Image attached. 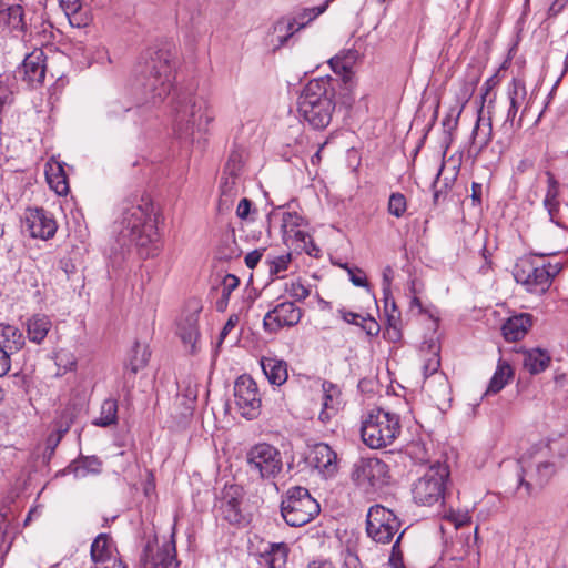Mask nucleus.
Listing matches in <instances>:
<instances>
[{
  "mask_svg": "<svg viewBox=\"0 0 568 568\" xmlns=\"http://www.w3.org/2000/svg\"><path fill=\"white\" fill-rule=\"evenodd\" d=\"M11 353L0 346V377L8 374L11 367Z\"/></svg>",
  "mask_w": 568,
  "mask_h": 568,
  "instance_id": "nucleus-56",
  "label": "nucleus"
},
{
  "mask_svg": "<svg viewBox=\"0 0 568 568\" xmlns=\"http://www.w3.org/2000/svg\"><path fill=\"white\" fill-rule=\"evenodd\" d=\"M358 57L359 53L357 50L347 49L331 58L328 62L335 73L346 75L351 72Z\"/></svg>",
  "mask_w": 568,
  "mask_h": 568,
  "instance_id": "nucleus-37",
  "label": "nucleus"
},
{
  "mask_svg": "<svg viewBox=\"0 0 568 568\" xmlns=\"http://www.w3.org/2000/svg\"><path fill=\"white\" fill-rule=\"evenodd\" d=\"M344 268L347 270V273L349 275V281L358 287H368V282L366 274L363 270L356 268V267H349L347 265H344Z\"/></svg>",
  "mask_w": 568,
  "mask_h": 568,
  "instance_id": "nucleus-51",
  "label": "nucleus"
},
{
  "mask_svg": "<svg viewBox=\"0 0 568 568\" xmlns=\"http://www.w3.org/2000/svg\"><path fill=\"white\" fill-rule=\"evenodd\" d=\"M251 205H252V203L248 199H246V197L242 199L239 202L237 207H236L237 217H240L241 220L246 219L250 214Z\"/></svg>",
  "mask_w": 568,
  "mask_h": 568,
  "instance_id": "nucleus-58",
  "label": "nucleus"
},
{
  "mask_svg": "<svg viewBox=\"0 0 568 568\" xmlns=\"http://www.w3.org/2000/svg\"><path fill=\"white\" fill-rule=\"evenodd\" d=\"M235 405L246 419L257 418L261 414L262 399L257 384L250 375H241L234 384Z\"/></svg>",
  "mask_w": 568,
  "mask_h": 568,
  "instance_id": "nucleus-13",
  "label": "nucleus"
},
{
  "mask_svg": "<svg viewBox=\"0 0 568 568\" xmlns=\"http://www.w3.org/2000/svg\"><path fill=\"white\" fill-rule=\"evenodd\" d=\"M382 329L383 337L392 343H397L402 339V323L403 322H383Z\"/></svg>",
  "mask_w": 568,
  "mask_h": 568,
  "instance_id": "nucleus-49",
  "label": "nucleus"
},
{
  "mask_svg": "<svg viewBox=\"0 0 568 568\" xmlns=\"http://www.w3.org/2000/svg\"><path fill=\"white\" fill-rule=\"evenodd\" d=\"M335 106V89L331 78L310 80L297 100L301 118L315 130H323L329 125Z\"/></svg>",
  "mask_w": 568,
  "mask_h": 568,
  "instance_id": "nucleus-1",
  "label": "nucleus"
},
{
  "mask_svg": "<svg viewBox=\"0 0 568 568\" xmlns=\"http://www.w3.org/2000/svg\"><path fill=\"white\" fill-rule=\"evenodd\" d=\"M306 568H335V566L329 560H313Z\"/></svg>",
  "mask_w": 568,
  "mask_h": 568,
  "instance_id": "nucleus-62",
  "label": "nucleus"
},
{
  "mask_svg": "<svg viewBox=\"0 0 568 568\" xmlns=\"http://www.w3.org/2000/svg\"><path fill=\"white\" fill-rule=\"evenodd\" d=\"M508 99L510 102L507 111V121H514L518 111L521 110L520 119L527 113L529 101L527 99V90L523 80L513 79L508 87Z\"/></svg>",
  "mask_w": 568,
  "mask_h": 568,
  "instance_id": "nucleus-25",
  "label": "nucleus"
},
{
  "mask_svg": "<svg viewBox=\"0 0 568 568\" xmlns=\"http://www.w3.org/2000/svg\"><path fill=\"white\" fill-rule=\"evenodd\" d=\"M327 10V3L317 7L306 8L300 12L295 18H281L274 24V33L276 34L277 45L282 47L286 41L298 30L306 27L310 22L315 20L318 16Z\"/></svg>",
  "mask_w": 568,
  "mask_h": 568,
  "instance_id": "nucleus-14",
  "label": "nucleus"
},
{
  "mask_svg": "<svg viewBox=\"0 0 568 568\" xmlns=\"http://www.w3.org/2000/svg\"><path fill=\"white\" fill-rule=\"evenodd\" d=\"M150 357L151 351L149 346L136 342L124 364L123 389L128 395L131 394L135 386V375L148 366Z\"/></svg>",
  "mask_w": 568,
  "mask_h": 568,
  "instance_id": "nucleus-20",
  "label": "nucleus"
},
{
  "mask_svg": "<svg viewBox=\"0 0 568 568\" xmlns=\"http://www.w3.org/2000/svg\"><path fill=\"white\" fill-rule=\"evenodd\" d=\"M362 442L371 449L390 446L402 434V419L398 413L374 407L362 415Z\"/></svg>",
  "mask_w": 568,
  "mask_h": 568,
  "instance_id": "nucleus-5",
  "label": "nucleus"
},
{
  "mask_svg": "<svg viewBox=\"0 0 568 568\" xmlns=\"http://www.w3.org/2000/svg\"><path fill=\"white\" fill-rule=\"evenodd\" d=\"M45 178L50 189L53 190L58 195L68 194V178L60 162L51 161L47 163Z\"/></svg>",
  "mask_w": 568,
  "mask_h": 568,
  "instance_id": "nucleus-31",
  "label": "nucleus"
},
{
  "mask_svg": "<svg viewBox=\"0 0 568 568\" xmlns=\"http://www.w3.org/2000/svg\"><path fill=\"white\" fill-rule=\"evenodd\" d=\"M292 296L298 300H305L310 295V291L301 282H293L290 287Z\"/></svg>",
  "mask_w": 568,
  "mask_h": 568,
  "instance_id": "nucleus-57",
  "label": "nucleus"
},
{
  "mask_svg": "<svg viewBox=\"0 0 568 568\" xmlns=\"http://www.w3.org/2000/svg\"><path fill=\"white\" fill-rule=\"evenodd\" d=\"M45 55L40 49L33 50L28 54L20 68L23 81L30 87L41 85L45 78Z\"/></svg>",
  "mask_w": 568,
  "mask_h": 568,
  "instance_id": "nucleus-21",
  "label": "nucleus"
},
{
  "mask_svg": "<svg viewBox=\"0 0 568 568\" xmlns=\"http://www.w3.org/2000/svg\"><path fill=\"white\" fill-rule=\"evenodd\" d=\"M291 261H292L291 253H285V254L273 257L272 260L268 261L270 274L275 275L277 277H283L282 273L288 268Z\"/></svg>",
  "mask_w": 568,
  "mask_h": 568,
  "instance_id": "nucleus-46",
  "label": "nucleus"
},
{
  "mask_svg": "<svg viewBox=\"0 0 568 568\" xmlns=\"http://www.w3.org/2000/svg\"><path fill=\"white\" fill-rule=\"evenodd\" d=\"M547 447L559 456L568 453V430L558 432L547 438Z\"/></svg>",
  "mask_w": 568,
  "mask_h": 568,
  "instance_id": "nucleus-43",
  "label": "nucleus"
},
{
  "mask_svg": "<svg viewBox=\"0 0 568 568\" xmlns=\"http://www.w3.org/2000/svg\"><path fill=\"white\" fill-rule=\"evenodd\" d=\"M121 224L123 235L138 246L143 247L159 240L154 207L148 195L124 203Z\"/></svg>",
  "mask_w": 568,
  "mask_h": 568,
  "instance_id": "nucleus-3",
  "label": "nucleus"
},
{
  "mask_svg": "<svg viewBox=\"0 0 568 568\" xmlns=\"http://www.w3.org/2000/svg\"><path fill=\"white\" fill-rule=\"evenodd\" d=\"M409 311L413 316H428L429 320H438L436 313L430 308H425L417 296H414L410 301Z\"/></svg>",
  "mask_w": 568,
  "mask_h": 568,
  "instance_id": "nucleus-50",
  "label": "nucleus"
},
{
  "mask_svg": "<svg viewBox=\"0 0 568 568\" xmlns=\"http://www.w3.org/2000/svg\"><path fill=\"white\" fill-rule=\"evenodd\" d=\"M81 466L93 474H99L102 469V462L95 456H87L81 459Z\"/></svg>",
  "mask_w": 568,
  "mask_h": 568,
  "instance_id": "nucleus-54",
  "label": "nucleus"
},
{
  "mask_svg": "<svg viewBox=\"0 0 568 568\" xmlns=\"http://www.w3.org/2000/svg\"><path fill=\"white\" fill-rule=\"evenodd\" d=\"M450 470L445 463L430 465L412 487L413 499L418 505L432 506L445 496Z\"/></svg>",
  "mask_w": 568,
  "mask_h": 568,
  "instance_id": "nucleus-9",
  "label": "nucleus"
},
{
  "mask_svg": "<svg viewBox=\"0 0 568 568\" xmlns=\"http://www.w3.org/2000/svg\"><path fill=\"white\" fill-rule=\"evenodd\" d=\"M281 310L285 311V312H290V317L292 320H294V318L300 320L302 317L301 310L294 307V304H292V303L282 304Z\"/></svg>",
  "mask_w": 568,
  "mask_h": 568,
  "instance_id": "nucleus-61",
  "label": "nucleus"
},
{
  "mask_svg": "<svg viewBox=\"0 0 568 568\" xmlns=\"http://www.w3.org/2000/svg\"><path fill=\"white\" fill-rule=\"evenodd\" d=\"M531 325L532 322H504L500 327L501 335L508 343L519 342L527 335Z\"/></svg>",
  "mask_w": 568,
  "mask_h": 568,
  "instance_id": "nucleus-38",
  "label": "nucleus"
},
{
  "mask_svg": "<svg viewBox=\"0 0 568 568\" xmlns=\"http://www.w3.org/2000/svg\"><path fill=\"white\" fill-rule=\"evenodd\" d=\"M262 252L254 250L245 256V264L248 268H254L262 258Z\"/></svg>",
  "mask_w": 568,
  "mask_h": 568,
  "instance_id": "nucleus-60",
  "label": "nucleus"
},
{
  "mask_svg": "<svg viewBox=\"0 0 568 568\" xmlns=\"http://www.w3.org/2000/svg\"><path fill=\"white\" fill-rule=\"evenodd\" d=\"M215 113L206 98L197 94H181L175 99L172 130L174 136L192 143L196 132H206Z\"/></svg>",
  "mask_w": 568,
  "mask_h": 568,
  "instance_id": "nucleus-2",
  "label": "nucleus"
},
{
  "mask_svg": "<svg viewBox=\"0 0 568 568\" xmlns=\"http://www.w3.org/2000/svg\"><path fill=\"white\" fill-rule=\"evenodd\" d=\"M407 211V199L400 192H393L389 195L387 203V212L396 219H402Z\"/></svg>",
  "mask_w": 568,
  "mask_h": 568,
  "instance_id": "nucleus-41",
  "label": "nucleus"
},
{
  "mask_svg": "<svg viewBox=\"0 0 568 568\" xmlns=\"http://www.w3.org/2000/svg\"><path fill=\"white\" fill-rule=\"evenodd\" d=\"M297 322H263V327L266 332L276 333L284 326H293Z\"/></svg>",
  "mask_w": 568,
  "mask_h": 568,
  "instance_id": "nucleus-59",
  "label": "nucleus"
},
{
  "mask_svg": "<svg viewBox=\"0 0 568 568\" xmlns=\"http://www.w3.org/2000/svg\"><path fill=\"white\" fill-rule=\"evenodd\" d=\"M75 407L74 406H67L59 415V417L57 418V428H58V432L61 433V434H64L69 430V428L71 427V425L73 424V420L77 416V412H75Z\"/></svg>",
  "mask_w": 568,
  "mask_h": 568,
  "instance_id": "nucleus-47",
  "label": "nucleus"
},
{
  "mask_svg": "<svg viewBox=\"0 0 568 568\" xmlns=\"http://www.w3.org/2000/svg\"><path fill=\"white\" fill-rule=\"evenodd\" d=\"M523 354L524 368L531 375H536L546 371L550 365V355L541 348L523 349Z\"/></svg>",
  "mask_w": 568,
  "mask_h": 568,
  "instance_id": "nucleus-32",
  "label": "nucleus"
},
{
  "mask_svg": "<svg viewBox=\"0 0 568 568\" xmlns=\"http://www.w3.org/2000/svg\"><path fill=\"white\" fill-rule=\"evenodd\" d=\"M321 511L320 504L304 487H291L281 503V514L288 526L302 527Z\"/></svg>",
  "mask_w": 568,
  "mask_h": 568,
  "instance_id": "nucleus-8",
  "label": "nucleus"
},
{
  "mask_svg": "<svg viewBox=\"0 0 568 568\" xmlns=\"http://www.w3.org/2000/svg\"><path fill=\"white\" fill-rule=\"evenodd\" d=\"M399 528L400 523L390 509L382 505H374L368 509L366 531L374 541L389 544Z\"/></svg>",
  "mask_w": 568,
  "mask_h": 568,
  "instance_id": "nucleus-11",
  "label": "nucleus"
},
{
  "mask_svg": "<svg viewBox=\"0 0 568 568\" xmlns=\"http://www.w3.org/2000/svg\"><path fill=\"white\" fill-rule=\"evenodd\" d=\"M239 284H240V280L235 275L227 274L223 278V283H222V288H221L222 298H227L230 296V294L235 288H237Z\"/></svg>",
  "mask_w": 568,
  "mask_h": 568,
  "instance_id": "nucleus-53",
  "label": "nucleus"
},
{
  "mask_svg": "<svg viewBox=\"0 0 568 568\" xmlns=\"http://www.w3.org/2000/svg\"><path fill=\"white\" fill-rule=\"evenodd\" d=\"M388 465L379 458H359L354 463L351 479L365 494H372L388 484Z\"/></svg>",
  "mask_w": 568,
  "mask_h": 568,
  "instance_id": "nucleus-10",
  "label": "nucleus"
},
{
  "mask_svg": "<svg viewBox=\"0 0 568 568\" xmlns=\"http://www.w3.org/2000/svg\"><path fill=\"white\" fill-rule=\"evenodd\" d=\"M0 322V346L11 354L19 352L24 345V335L22 328L24 322Z\"/></svg>",
  "mask_w": 568,
  "mask_h": 568,
  "instance_id": "nucleus-27",
  "label": "nucleus"
},
{
  "mask_svg": "<svg viewBox=\"0 0 568 568\" xmlns=\"http://www.w3.org/2000/svg\"><path fill=\"white\" fill-rule=\"evenodd\" d=\"M26 30L24 12L20 4L0 8V32L21 36Z\"/></svg>",
  "mask_w": 568,
  "mask_h": 568,
  "instance_id": "nucleus-24",
  "label": "nucleus"
},
{
  "mask_svg": "<svg viewBox=\"0 0 568 568\" xmlns=\"http://www.w3.org/2000/svg\"><path fill=\"white\" fill-rule=\"evenodd\" d=\"M51 322H27L28 338L41 343L50 331Z\"/></svg>",
  "mask_w": 568,
  "mask_h": 568,
  "instance_id": "nucleus-44",
  "label": "nucleus"
},
{
  "mask_svg": "<svg viewBox=\"0 0 568 568\" xmlns=\"http://www.w3.org/2000/svg\"><path fill=\"white\" fill-rule=\"evenodd\" d=\"M479 80V74L477 72H471L459 82V87L456 92V102L455 105H453V112H455V123H458L464 108L473 97Z\"/></svg>",
  "mask_w": 568,
  "mask_h": 568,
  "instance_id": "nucleus-28",
  "label": "nucleus"
},
{
  "mask_svg": "<svg viewBox=\"0 0 568 568\" xmlns=\"http://www.w3.org/2000/svg\"><path fill=\"white\" fill-rule=\"evenodd\" d=\"M221 182V201H231L237 194L239 174H225Z\"/></svg>",
  "mask_w": 568,
  "mask_h": 568,
  "instance_id": "nucleus-45",
  "label": "nucleus"
},
{
  "mask_svg": "<svg viewBox=\"0 0 568 568\" xmlns=\"http://www.w3.org/2000/svg\"><path fill=\"white\" fill-rule=\"evenodd\" d=\"M282 233L283 240L285 243H300V247L304 250L311 256H317L320 253V248L315 246L312 241V237L303 230H301V225L303 223V217L295 212H285L282 215Z\"/></svg>",
  "mask_w": 568,
  "mask_h": 568,
  "instance_id": "nucleus-16",
  "label": "nucleus"
},
{
  "mask_svg": "<svg viewBox=\"0 0 568 568\" xmlns=\"http://www.w3.org/2000/svg\"><path fill=\"white\" fill-rule=\"evenodd\" d=\"M54 363L57 365L55 376H63L68 372L75 369L77 357L72 352L61 348L54 354Z\"/></svg>",
  "mask_w": 568,
  "mask_h": 568,
  "instance_id": "nucleus-40",
  "label": "nucleus"
},
{
  "mask_svg": "<svg viewBox=\"0 0 568 568\" xmlns=\"http://www.w3.org/2000/svg\"><path fill=\"white\" fill-rule=\"evenodd\" d=\"M514 377V369L511 365L503 359L498 361L496 371L489 382L487 393L497 394L500 392Z\"/></svg>",
  "mask_w": 568,
  "mask_h": 568,
  "instance_id": "nucleus-36",
  "label": "nucleus"
},
{
  "mask_svg": "<svg viewBox=\"0 0 568 568\" xmlns=\"http://www.w3.org/2000/svg\"><path fill=\"white\" fill-rule=\"evenodd\" d=\"M72 27L83 28L89 24L91 17L88 10L83 9L81 0H58Z\"/></svg>",
  "mask_w": 568,
  "mask_h": 568,
  "instance_id": "nucleus-33",
  "label": "nucleus"
},
{
  "mask_svg": "<svg viewBox=\"0 0 568 568\" xmlns=\"http://www.w3.org/2000/svg\"><path fill=\"white\" fill-rule=\"evenodd\" d=\"M176 334L189 354L193 355L197 352L196 345L200 339V331L196 322H179Z\"/></svg>",
  "mask_w": 568,
  "mask_h": 568,
  "instance_id": "nucleus-35",
  "label": "nucleus"
},
{
  "mask_svg": "<svg viewBox=\"0 0 568 568\" xmlns=\"http://www.w3.org/2000/svg\"><path fill=\"white\" fill-rule=\"evenodd\" d=\"M235 327V322H225L224 327L222 328L219 336V345L223 343L227 334Z\"/></svg>",
  "mask_w": 568,
  "mask_h": 568,
  "instance_id": "nucleus-63",
  "label": "nucleus"
},
{
  "mask_svg": "<svg viewBox=\"0 0 568 568\" xmlns=\"http://www.w3.org/2000/svg\"><path fill=\"white\" fill-rule=\"evenodd\" d=\"M261 367L272 385L281 386L288 378L287 363L276 357H262Z\"/></svg>",
  "mask_w": 568,
  "mask_h": 568,
  "instance_id": "nucleus-29",
  "label": "nucleus"
},
{
  "mask_svg": "<svg viewBox=\"0 0 568 568\" xmlns=\"http://www.w3.org/2000/svg\"><path fill=\"white\" fill-rule=\"evenodd\" d=\"M310 460L326 477H331L337 471V455L327 444H316L311 450Z\"/></svg>",
  "mask_w": 568,
  "mask_h": 568,
  "instance_id": "nucleus-23",
  "label": "nucleus"
},
{
  "mask_svg": "<svg viewBox=\"0 0 568 568\" xmlns=\"http://www.w3.org/2000/svg\"><path fill=\"white\" fill-rule=\"evenodd\" d=\"M290 548L285 542H273L261 552L262 561L267 568H283L286 565Z\"/></svg>",
  "mask_w": 568,
  "mask_h": 568,
  "instance_id": "nucleus-34",
  "label": "nucleus"
},
{
  "mask_svg": "<svg viewBox=\"0 0 568 568\" xmlns=\"http://www.w3.org/2000/svg\"><path fill=\"white\" fill-rule=\"evenodd\" d=\"M444 519L452 524L456 529L470 525L471 516L468 511L449 510L445 514Z\"/></svg>",
  "mask_w": 568,
  "mask_h": 568,
  "instance_id": "nucleus-48",
  "label": "nucleus"
},
{
  "mask_svg": "<svg viewBox=\"0 0 568 568\" xmlns=\"http://www.w3.org/2000/svg\"><path fill=\"white\" fill-rule=\"evenodd\" d=\"M24 224L32 237L41 240L53 237L58 229L53 215L38 207L27 211Z\"/></svg>",
  "mask_w": 568,
  "mask_h": 568,
  "instance_id": "nucleus-19",
  "label": "nucleus"
},
{
  "mask_svg": "<svg viewBox=\"0 0 568 568\" xmlns=\"http://www.w3.org/2000/svg\"><path fill=\"white\" fill-rule=\"evenodd\" d=\"M90 556L95 565L102 568H128L119 557L118 549L108 534H100L91 545Z\"/></svg>",
  "mask_w": 568,
  "mask_h": 568,
  "instance_id": "nucleus-18",
  "label": "nucleus"
},
{
  "mask_svg": "<svg viewBox=\"0 0 568 568\" xmlns=\"http://www.w3.org/2000/svg\"><path fill=\"white\" fill-rule=\"evenodd\" d=\"M246 459L250 469L257 471L262 478L275 477L283 466L278 449L266 443L252 446Z\"/></svg>",
  "mask_w": 568,
  "mask_h": 568,
  "instance_id": "nucleus-12",
  "label": "nucleus"
},
{
  "mask_svg": "<svg viewBox=\"0 0 568 568\" xmlns=\"http://www.w3.org/2000/svg\"><path fill=\"white\" fill-rule=\"evenodd\" d=\"M364 331L368 336H376L383 329L379 322H354Z\"/></svg>",
  "mask_w": 568,
  "mask_h": 568,
  "instance_id": "nucleus-55",
  "label": "nucleus"
},
{
  "mask_svg": "<svg viewBox=\"0 0 568 568\" xmlns=\"http://www.w3.org/2000/svg\"><path fill=\"white\" fill-rule=\"evenodd\" d=\"M242 168L241 154L232 152L224 168V174H239Z\"/></svg>",
  "mask_w": 568,
  "mask_h": 568,
  "instance_id": "nucleus-52",
  "label": "nucleus"
},
{
  "mask_svg": "<svg viewBox=\"0 0 568 568\" xmlns=\"http://www.w3.org/2000/svg\"><path fill=\"white\" fill-rule=\"evenodd\" d=\"M242 498V488L235 485L226 486L216 508L217 515L231 525L244 524L246 519L241 507Z\"/></svg>",
  "mask_w": 568,
  "mask_h": 568,
  "instance_id": "nucleus-17",
  "label": "nucleus"
},
{
  "mask_svg": "<svg viewBox=\"0 0 568 568\" xmlns=\"http://www.w3.org/2000/svg\"><path fill=\"white\" fill-rule=\"evenodd\" d=\"M434 323V331L429 337L425 338L420 345V356L423 358V373L426 377L424 389L437 406H442L449 400V384L443 374H438L440 367V337L437 333V324Z\"/></svg>",
  "mask_w": 568,
  "mask_h": 568,
  "instance_id": "nucleus-6",
  "label": "nucleus"
},
{
  "mask_svg": "<svg viewBox=\"0 0 568 568\" xmlns=\"http://www.w3.org/2000/svg\"><path fill=\"white\" fill-rule=\"evenodd\" d=\"M460 544H462V549L458 552V555L453 557L454 559H464L469 554V549H470L469 538L467 537V539L465 541H460Z\"/></svg>",
  "mask_w": 568,
  "mask_h": 568,
  "instance_id": "nucleus-64",
  "label": "nucleus"
},
{
  "mask_svg": "<svg viewBox=\"0 0 568 568\" xmlns=\"http://www.w3.org/2000/svg\"><path fill=\"white\" fill-rule=\"evenodd\" d=\"M547 175V190L544 197V206L550 220L558 226L568 230V201L559 190V184L549 172Z\"/></svg>",
  "mask_w": 568,
  "mask_h": 568,
  "instance_id": "nucleus-15",
  "label": "nucleus"
},
{
  "mask_svg": "<svg viewBox=\"0 0 568 568\" xmlns=\"http://www.w3.org/2000/svg\"><path fill=\"white\" fill-rule=\"evenodd\" d=\"M559 263L547 262L544 255H524L519 257L513 268V275L518 284H521L528 292L545 293L552 278L560 272Z\"/></svg>",
  "mask_w": 568,
  "mask_h": 568,
  "instance_id": "nucleus-7",
  "label": "nucleus"
},
{
  "mask_svg": "<svg viewBox=\"0 0 568 568\" xmlns=\"http://www.w3.org/2000/svg\"><path fill=\"white\" fill-rule=\"evenodd\" d=\"M493 87V78L488 79L484 84V93L481 94V104L478 111V118L476 121V125L471 132V141L473 144H478L479 150L485 148L491 140V123L488 122L485 128L480 126L481 122V112H483V104L485 102V99L489 92V90Z\"/></svg>",
  "mask_w": 568,
  "mask_h": 568,
  "instance_id": "nucleus-30",
  "label": "nucleus"
},
{
  "mask_svg": "<svg viewBox=\"0 0 568 568\" xmlns=\"http://www.w3.org/2000/svg\"><path fill=\"white\" fill-rule=\"evenodd\" d=\"M486 317H493L494 320H532L528 313H516L510 311L505 304H497L494 310L485 314Z\"/></svg>",
  "mask_w": 568,
  "mask_h": 568,
  "instance_id": "nucleus-42",
  "label": "nucleus"
},
{
  "mask_svg": "<svg viewBox=\"0 0 568 568\" xmlns=\"http://www.w3.org/2000/svg\"><path fill=\"white\" fill-rule=\"evenodd\" d=\"M322 409L318 419L326 424L337 415L342 407L341 388L332 382L324 381L322 384Z\"/></svg>",
  "mask_w": 568,
  "mask_h": 568,
  "instance_id": "nucleus-22",
  "label": "nucleus"
},
{
  "mask_svg": "<svg viewBox=\"0 0 568 568\" xmlns=\"http://www.w3.org/2000/svg\"><path fill=\"white\" fill-rule=\"evenodd\" d=\"M174 542H165L155 552H146L142 568H178Z\"/></svg>",
  "mask_w": 568,
  "mask_h": 568,
  "instance_id": "nucleus-26",
  "label": "nucleus"
},
{
  "mask_svg": "<svg viewBox=\"0 0 568 568\" xmlns=\"http://www.w3.org/2000/svg\"><path fill=\"white\" fill-rule=\"evenodd\" d=\"M143 88L149 102H162L171 92L174 81L172 54L168 50L149 49L144 55Z\"/></svg>",
  "mask_w": 568,
  "mask_h": 568,
  "instance_id": "nucleus-4",
  "label": "nucleus"
},
{
  "mask_svg": "<svg viewBox=\"0 0 568 568\" xmlns=\"http://www.w3.org/2000/svg\"><path fill=\"white\" fill-rule=\"evenodd\" d=\"M118 408V400L113 398L105 399L101 405L100 416L93 422V424L100 427H108L116 424Z\"/></svg>",
  "mask_w": 568,
  "mask_h": 568,
  "instance_id": "nucleus-39",
  "label": "nucleus"
}]
</instances>
